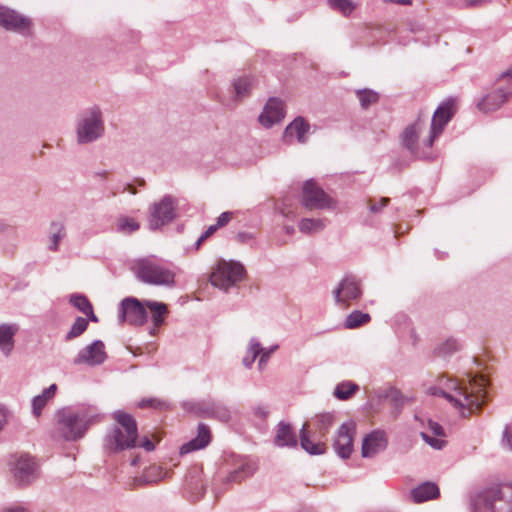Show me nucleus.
Wrapping results in <instances>:
<instances>
[{
	"label": "nucleus",
	"mask_w": 512,
	"mask_h": 512,
	"mask_svg": "<svg viewBox=\"0 0 512 512\" xmlns=\"http://www.w3.org/2000/svg\"><path fill=\"white\" fill-rule=\"evenodd\" d=\"M487 379L483 375L468 374L466 380L458 382L457 380H448L447 388L453 390L451 394L442 388L431 387V395H440L459 409L462 417H469L471 414L479 411L485 401V387Z\"/></svg>",
	"instance_id": "nucleus-1"
},
{
	"label": "nucleus",
	"mask_w": 512,
	"mask_h": 512,
	"mask_svg": "<svg viewBox=\"0 0 512 512\" xmlns=\"http://www.w3.org/2000/svg\"><path fill=\"white\" fill-rule=\"evenodd\" d=\"M100 420L101 415L94 406L66 407L56 414L57 431L67 441L82 438L89 427Z\"/></svg>",
	"instance_id": "nucleus-2"
},
{
	"label": "nucleus",
	"mask_w": 512,
	"mask_h": 512,
	"mask_svg": "<svg viewBox=\"0 0 512 512\" xmlns=\"http://www.w3.org/2000/svg\"><path fill=\"white\" fill-rule=\"evenodd\" d=\"M113 418L116 424L105 437L106 448L112 452L134 448L138 438L137 423L134 417L123 411H115Z\"/></svg>",
	"instance_id": "nucleus-3"
},
{
	"label": "nucleus",
	"mask_w": 512,
	"mask_h": 512,
	"mask_svg": "<svg viewBox=\"0 0 512 512\" xmlns=\"http://www.w3.org/2000/svg\"><path fill=\"white\" fill-rule=\"evenodd\" d=\"M133 270L140 281L149 285L171 287L175 283L174 271L154 256L136 260Z\"/></svg>",
	"instance_id": "nucleus-4"
},
{
	"label": "nucleus",
	"mask_w": 512,
	"mask_h": 512,
	"mask_svg": "<svg viewBox=\"0 0 512 512\" xmlns=\"http://www.w3.org/2000/svg\"><path fill=\"white\" fill-rule=\"evenodd\" d=\"M104 134L102 111L98 106L84 110L76 122L78 144H88L98 140Z\"/></svg>",
	"instance_id": "nucleus-5"
},
{
	"label": "nucleus",
	"mask_w": 512,
	"mask_h": 512,
	"mask_svg": "<svg viewBox=\"0 0 512 512\" xmlns=\"http://www.w3.org/2000/svg\"><path fill=\"white\" fill-rule=\"evenodd\" d=\"M245 269L239 262L220 260L210 275L213 286L228 290L243 280Z\"/></svg>",
	"instance_id": "nucleus-6"
},
{
	"label": "nucleus",
	"mask_w": 512,
	"mask_h": 512,
	"mask_svg": "<svg viewBox=\"0 0 512 512\" xmlns=\"http://www.w3.org/2000/svg\"><path fill=\"white\" fill-rule=\"evenodd\" d=\"M480 500L486 512H512V484H502L482 493Z\"/></svg>",
	"instance_id": "nucleus-7"
},
{
	"label": "nucleus",
	"mask_w": 512,
	"mask_h": 512,
	"mask_svg": "<svg viewBox=\"0 0 512 512\" xmlns=\"http://www.w3.org/2000/svg\"><path fill=\"white\" fill-rule=\"evenodd\" d=\"M301 204L309 210H325L334 209L336 207V201L313 179H309L303 183Z\"/></svg>",
	"instance_id": "nucleus-8"
},
{
	"label": "nucleus",
	"mask_w": 512,
	"mask_h": 512,
	"mask_svg": "<svg viewBox=\"0 0 512 512\" xmlns=\"http://www.w3.org/2000/svg\"><path fill=\"white\" fill-rule=\"evenodd\" d=\"M456 111L457 99L455 98H448L438 106L432 117L429 136L423 140L424 146L427 148L432 147L435 139L442 133L444 127L452 119Z\"/></svg>",
	"instance_id": "nucleus-9"
},
{
	"label": "nucleus",
	"mask_w": 512,
	"mask_h": 512,
	"mask_svg": "<svg viewBox=\"0 0 512 512\" xmlns=\"http://www.w3.org/2000/svg\"><path fill=\"white\" fill-rule=\"evenodd\" d=\"M176 217V208L171 196L163 197L159 202L150 207L149 228L157 230L170 223Z\"/></svg>",
	"instance_id": "nucleus-10"
},
{
	"label": "nucleus",
	"mask_w": 512,
	"mask_h": 512,
	"mask_svg": "<svg viewBox=\"0 0 512 512\" xmlns=\"http://www.w3.org/2000/svg\"><path fill=\"white\" fill-rule=\"evenodd\" d=\"M118 320L120 324L127 322L134 326L143 325L147 321L145 305L136 298H124L119 306Z\"/></svg>",
	"instance_id": "nucleus-11"
},
{
	"label": "nucleus",
	"mask_w": 512,
	"mask_h": 512,
	"mask_svg": "<svg viewBox=\"0 0 512 512\" xmlns=\"http://www.w3.org/2000/svg\"><path fill=\"white\" fill-rule=\"evenodd\" d=\"M0 27L7 31L28 36L31 34L32 21L16 10L0 6Z\"/></svg>",
	"instance_id": "nucleus-12"
},
{
	"label": "nucleus",
	"mask_w": 512,
	"mask_h": 512,
	"mask_svg": "<svg viewBox=\"0 0 512 512\" xmlns=\"http://www.w3.org/2000/svg\"><path fill=\"white\" fill-rule=\"evenodd\" d=\"M333 294L336 303L347 308L351 302L362 296L361 281L355 276L348 275L341 280Z\"/></svg>",
	"instance_id": "nucleus-13"
},
{
	"label": "nucleus",
	"mask_w": 512,
	"mask_h": 512,
	"mask_svg": "<svg viewBox=\"0 0 512 512\" xmlns=\"http://www.w3.org/2000/svg\"><path fill=\"white\" fill-rule=\"evenodd\" d=\"M425 121L421 119L419 116L418 119L411 125H409L402 134V144L403 146L410 151L412 155L416 158H427L429 155L425 151L421 149V147H425L423 143L420 145L418 143L419 133L424 129Z\"/></svg>",
	"instance_id": "nucleus-14"
},
{
	"label": "nucleus",
	"mask_w": 512,
	"mask_h": 512,
	"mask_svg": "<svg viewBox=\"0 0 512 512\" xmlns=\"http://www.w3.org/2000/svg\"><path fill=\"white\" fill-rule=\"evenodd\" d=\"M107 358L105 345L101 340H95L79 351L73 359L75 365L96 366L102 364Z\"/></svg>",
	"instance_id": "nucleus-15"
},
{
	"label": "nucleus",
	"mask_w": 512,
	"mask_h": 512,
	"mask_svg": "<svg viewBox=\"0 0 512 512\" xmlns=\"http://www.w3.org/2000/svg\"><path fill=\"white\" fill-rule=\"evenodd\" d=\"M355 429V423L350 421L343 423L337 431L333 447L335 452L343 459L349 458L353 451Z\"/></svg>",
	"instance_id": "nucleus-16"
},
{
	"label": "nucleus",
	"mask_w": 512,
	"mask_h": 512,
	"mask_svg": "<svg viewBox=\"0 0 512 512\" xmlns=\"http://www.w3.org/2000/svg\"><path fill=\"white\" fill-rule=\"evenodd\" d=\"M12 473L19 485L26 486L37 478V465L28 455L20 456L14 463Z\"/></svg>",
	"instance_id": "nucleus-17"
},
{
	"label": "nucleus",
	"mask_w": 512,
	"mask_h": 512,
	"mask_svg": "<svg viewBox=\"0 0 512 512\" xmlns=\"http://www.w3.org/2000/svg\"><path fill=\"white\" fill-rule=\"evenodd\" d=\"M512 96V91H506L502 88L496 89L481 97L477 103V109L485 114L495 112L505 104Z\"/></svg>",
	"instance_id": "nucleus-18"
},
{
	"label": "nucleus",
	"mask_w": 512,
	"mask_h": 512,
	"mask_svg": "<svg viewBox=\"0 0 512 512\" xmlns=\"http://www.w3.org/2000/svg\"><path fill=\"white\" fill-rule=\"evenodd\" d=\"M285 117L284 103L278 98H270L259 115V122L265 128H270Z\"/></svg>",
	"instance_id": "nucleus-19"
},
{
	"label": "nucleus",
	"mask_w": 512,
	"mask_h": 512,
	"mask_svg": "<svg viewBox=\"0 0 512 512\" xmlns=\"http://www.w3.org/2000/svg\"><path fill=\"white\" fill-rule=\"evenodd\" d=\"M387 447V438L385 433L380 430H375L370 434L366 435L362 442V457L370 458L375 456L377 453L385 450Z\"/></svg>",
	"instance_id": "nucleus-20"
},
{
	"label": "nucleus",
	"mask_w": 512,
	"mask_h": 512,
	"mask_svg": "<svg viewBox=\"0 0 512 512\" xmlns=\"http://www.w3.org/2000/svg\"><path fill=\"white\" fill-rule=\"evenodd\" d=\"M310 125L303 117L295 118L284 131V141L291 143L293 138L299 143L307 141V134L309 133Z\"/></svg>",
	"instance_id": "nucleus-21"
},
{
	"label": "nucleus",
	"mask_w": 512,
	"mask_h": 512,
	"mask_svg": "<svg viewBox=\"0 0 512 512\" xmlns=\"http://www.w3.org/2000/svg\"><path fill=\"white\" fill-rule=\"evenodd\" d=\"M210 441L211 433L208 426L199 424L197 436L181 446L180 454L184 455L195 450L203 449L210 443Z\"/></svg>",
	"instance_id": "nucleus-22"
},
{
	"label": "nucleus",
	"mask_w": 512,
	"mask_h": 512,
	"mask_svg": "<svg viewBox=\"0 0 512 512\" xmlns=\"http://www.w3.org/2000/svg\"><path fill=\"white\" fill-rule=\"evenodd\" d=\"M201 412L208 418H214L221 422H228L232 419L233 411L223 403L207 402L201 404Z\"/></svg>",
	"instance_id": "nucleus-23"
},
{
	"label": "nucleus",
	"mask_w": 512,
	"mask_h": 512,
	"mask_svg": "<svg viewBox=\"0 0 512 512\" xmlns=\"http://www.w3.org/2000/svg\"><path fill=\"white\" fill-rule=\"evenodd\" d=\"M19 331L17 324L0 325V350L5 356L10 355L14 348V336Z\"/></svg>",
	"instance_id": "nucleus-24"
},
{
	"label": "nucleus",
	"mask_w": 512,
	"mask_h": 512,
	"mask_svg": "<svg viewBox=\"0 0 512 512\" xmlns=\"http://www.w3.org/2000/svg\"><path fill=\"white\" fill-rule=\"evenodd\" d=\"M274 442L278 447H295L297 437L289 424L280 422L277 426Z\"/></svg>",
	"instance_id": "nucleus-25"
},
{
	"label": "nucleus",
	"mask_w": 512,
	"mask_h": 512,
	"mask_svg": "<svg viewBox=\"0 0 512 512\" xmlns=\"http://www.w3.org/2000/svg\"><path fill=\"white\" fill-rule=\"evenodd\" d=\"M255 84V79L252 76H240L234 79L232 85L234 89V101L240 102L247 98Z\"/></svg>",
	"instance_id": "nucleus-26"
},
{
	"label": "nucleus",
	"mask_w": 512,
	"mask_h": 512,
	"mask_svg": "<svg viewBox=\"0 0 512 512\" xmlns=\"http://www.w3.org/2000/svg\"><path fill=\"white\" fill-rule=\"evenodd\" d=\"M414 502L421 503L433 499L439 495L438 486L431 482H425L411 491Z\"/></svg>",
	"instance_id": "nucleus-27"
},
{
	"label": "nucleus",
	"mask_w": 512,
	"mask_h": 512,
	"mask_svg": "<svg viewBox=\"0 0 512 512\" xmlns=\"http://www.w3.org/2000/svg\"><path fill=\"white\" fill-rule=\"evenodd\" d=\"M255 472V466L246 460L240 462V464L229 472L226 477L227 483H239L244 479L252 476Z\"/></svg>",
	"instance_id": "nucleus-28"
},
{
	"label": "nucleus",
	"mask_w": 512,
	"mask_h": 512,
	"mask_svg": "<svg viewBox=\"0 0 512 512\" xmlns=\"http://www.w3.org/2000/svg\"><path fill=\"white\" fill-rule=\"evenodd\" d=\"M57 385L52 384L46 388L41 395H37L32 401V412L35 417H39L42 409L47 404L48 400L52 399L56 393Z\"/></svg>",
	"instance_id": "nucleus-29"
},
{
	"label": "nucleus",
	"mask_w": 512,
	"mask_h": 512,
	"mask_svg": "<svg viewBox=\"0 0 512 512\" xmlns=\"http://www.w3.org/2000/svg\"><path fill=\"white\" fill-rule=\"evenodd\" d=\"M300 444L301 447L311 455H321L325 453L324 443H314L307 435V424H304L300 431Z\"/></svg>",
	"instance_id": "nucleus-30"
},
{
	"label": "nucleus",
	"mask_w": 512,
	"mask_h": 512,
	"mask_svg": "<svg viewBox=\"0 0 512 512\" xmlns=\"http://www.w3.org/2000/svg\"><path fill=\"white\" fill-rule=\"evenodd\" d=\"M145 305L150 309L152 313V321L156 327L161 326L164 323V319L168 313L167 306L161 302L146 301Z\"/></svg>",
	"instance_id": "nucleus-31"
},
{
	"label": "nucleus",
	"mask_w": 512,
	"mask_h": 512,
	"mask_svg": "<svg viewBox=\"0 0 512 512\" xmlns=\"http://www.w3.org/2000/svg\"><path fill=\"white\" fill-rule=\"evenodd\" d=\"M325 226V219L303 218L299 223V230L305 234H312L323 230Z\"/></svg>",
	"instance_id": "nucleus-32"
},
{
	"label": "nucleus",
	"mask_w": 512,
	"mask_h": 512,
	"mask_svg": "<svg viewBox=\"0 0 512 512\" xmlns=\"http://www.w3.org/2000/svg\"><path fill=\"white\" fill-rule=\"evenodd\" d=\"M140 224L131 217L121 216L117 219L116 230L122 234H131L139 230Z\"/></svg>",
	"instance_id": "nucleus-33"
},
{
	"label": "nucleus",
	"mask_w": 512,
	"mask_h": 512,
	"mask_svg": "<svg viewBox=\"0 0 512 512\" xmlns=\"http://www.w3.org/2000/svg\"><path fill=\"white\" fill-rule=\"evenodd\" d=\"M370 319L371 317L368 313H363L359 310H356L346 317L345 327L348 329H354L369 322Z\"/></svg>",
	"instance_id": "nucleus-34"
},
{
	"label": "nucleus",
	"mask_w": 512,
	"mask_h": 512,
	"mask_svg": "<svg viewBox=\"0 0 512 512\" xmlns=\"http://www.w3.org/2000/svg\"><path fill=\"white\" fill-rule=\"evenodd\" d=\"M460 347L461 345L456 339L449 338L436 347L435 354L445 358L457 352Z\"/></svg>",
	"instance_id": "nucleus-35"
},
{
	"label": "nucleus",
	"mask_w": 512,
	"mask_h": 512,
	"mask_svg": "<svg viewBox=\"0 0 512 512\" xmlns=\"http://www.w3.org/2000/svg\"><path fill=\"white\" fill-rule=\"evenodd\" d=\"M65 236V227L60 222H52L51 223V236L49 245V249L51 251H57L60 240Z\"/></svg>",
	"instance_id": "nucleus-36"
},
{
	"label": "nucleus",
	"mask_w": 512,
	"mask_h": 512,
	"mask_svg": "<svg viewBox=\"0 0 512 512\" xmlns=\"http://www.w3.org/2000/svg\"><path fill=\"white\" fill-rule=\"evenodd\" d=\"M357 390H358V385L357 384H355L353 382H350V381H346V382L339 383L336 386L335 391H334V395L338 399H340V400H347Z\"/></svg>",
	"instance_id": "nucleus-37"
},
{
	"label": "nucleus",
	"mask_w": 512,
	"mask_h": 512,
	"mask_svg": "<svg viewBox=\"0 0 512 512\" xmlns=\"http://www.w3.org/2000/svg\"><path fill=\"white\" fill-rule=\"evenodd\" d=\"M261 352V344L257 341V339L252 338L247 350V355L243 358V365L247 368H250Z\"/></svg>",
	"instance_id": "nucleus-38"
},
{
	"label": "nucleus",
	"mask_w": 512,
	"mask_h": 512,
	"mask_svg": "<svg viewBox=\"0 0 512 512\" xmlns=\"http://www.w3.org/2000/svg\"><path fill=\"white\" fill-rule=\"evenodd\" d=\"M88 327V320L83 317H77L75 322L73 323L71 329L67 332L65 336L66 341H70L74 338L82 335Z\"/></svg>",
	"instance_id": "nucleus-39"
},
{
	"label": "nucleus",
	"mask_w": 512,
	"mask_h": 512,
	"mask_svg": "<svg viewBox=\"0 0 512 512\" xmlns=\"http://www.w3.org/2000/svg\"><path fill=\"white\" fill-rule=\"evenodd\" d=\"M357 96L360 101L361 107L364 109H367L370 105L375 104L379 99L378 94L369 89L357 91Z\"/></svg>",
	"instance_id": "nucleus-40"
},
{
	"label": "nucleus",
	"mask_w": 512,
	"mask_h": 512,
	"mask_svg": "<svg viewBox=\"0 0 512 512\" xmlns=\"http://www.w3.org/2000/svg\"><path fill=\"white\" fill-rule=\"evenodd\" d=\"M70 303L76 307L79 311L86 314L87 312H91L92 304L84 295L73 294L70 297Z\"/></svg>",
	"instance_id": "nucleus-41"
},
{
	"label": "nucleus",
	"mask_w": 512,
	"mask_h": 512,
	"mask_svg": "<svg viewBox=\"0 0 512 512\" xmlns=\"http://www.w3.org/2000/svg\"><path fill=\"white\" fill-rule=\"evenodd\" d=\"M329 5L344 15L351 14L355 9V4L351 0H329Z\"/></svg>",
	"instance_id": "nucleus-42"
},
{
	"label": "nucleus",
	"mask_w": 512,
	"mask_h": 512,
	"mask_svg": "<svg viewBox=\"0 0 512 512\" xmlns=\"http://www.w3.org/2000/svg\"><path fill=\"white\" fill-rule=\"evenodd\" d=\"M139 407L140 408H153V409H158V410H164V409H167L169 407V405H168V403L166 401H163V400L158 399V398H147V399H142L139 402Z\"/></svg>",
	"instance_id": "nucleus-43"
},
{
	"label": "nucleus",
	"mask_w": 512,
	"mask_h": 512,
	"mask_svg": "<svg viewBox=\"0 0 512 512\" xmlns=\"http://www.w3.org/2000/svg\"><path fill=\"white\" fill-rule=\"evenodd\" d=\"M334 417L331 414H322L318 417V429L322 436H325L329 427L333 424Z\"/></svg>",
	"instance_id": "nucleus-44"
},
{
	"label": "nucleus",
	"mask_w": 512,
	"mask_h": 512,
	"mask_svg": "<svg viewBox=\"0 0 512 512\" xmlns=\"http://www.w3.org/2000/svg\"><path fill=\"white\" fill-rule=\"evenodd\" d=\"M421 437L427 444L438 450L446 445V441L443 439L444 437L430 436L425 432H421Z\"/></svg>",
	"instance_id": "nucleus-45"
},
{
	"label": "nucleus",
	"mask_w": 512,
	"mask_h": 512,
	"mask_svg": "<svg viewBox=\"0 0 512 512\" xmlns=\"http://www.w3.org/2000/svg\"><path fill=\"white\" fill-rule=\"evenodd\" d=\"M390 203V199L387 197H382L378 201L373 199H369L368 208L369 211L373 214L380 213L384 207H386Z\"/></svg>",
	"instance_id": "nucleus-46"
},
{
	"label": "nucleus",
	"mask_w": 512,
	"mask_h": 512,
	"mask_svg": "<svg viewBox=\"0 0 512 512\" xmlns=\"http://www.w3.org/2000/svg\"><path fill=\"white\" fill-rule=\"evenodd\" d=\"M188 485H189L190 489H193L192 485H194L195 486V490L198 491L195 494H194V492H192V499H193V501L199 500L202 497V495L204 494V492H205V488L202 485V483H200V481H198V480H195L194 482L191 480Z\"/></svg>",
	"instance_id": "nucleus-47"
},
{
	"label": "nucleus",
	"mask_w": 512,
	"mask_h": 512,
	"mask_svg": "<svg viewBox=\"0 0 512 512\" xmlns=\"http://www.w3.org/2000/svg\"><path fill=\"white\" fill-rule=\"evenodd\" d=\"M428 427L434 436H437V437H445L446 436L443 427L440 424H438L437 422L429 420Z\"/></svg>",
	"instance_id": "nucleus-48"
},
{
	"label": "nucleus",
	"mask_w": 512,
	"mask_h": 512,
	"mask_svg": "<svg viewBox=\"0 0 512 512\" xmlns=\"http://www.w3.org/2000/svg\"><path fill=\"white\" fill-rule=\"evenodd\" d=\"M233 218V213L230 211L223 212L220 214V216L217 218L216 225L218 228L225 226L230 222V220Z\"/></svg>",
	"instance_id": "nucleus-49"
},
{
	"label": "nucleus",
	"mask_w": 512,
	"mask_h": 512,
	"mask_svg": "<svg viewBox=\"0 0 512 512\" xmlns=\"http://www.w3.org/2000/svg\"><path fill=\"white\" fill-rule=\"evenodd\" d=\"M502 444L507 449L512 451V431L509 429V427H506L503 431Z\"/></svg>",
	"instance_id": "nucleus-50"
},
{
	"label": "nucleus",
	"mask_w": 512,
	"mask_h": 512,
	"mask_svg": "<svg viewBox=\"0 0 512 512\" xmlns=\"http://www.w3.org/2000/svg\"><path fill=\"white\" fill-rule=\"evenodd\" d=\"M218 229L217 225H211L207 228V230L199 237L196 242V247L198 248L201 243L206 240L208 237L214 234V232Z\"/></svg>",
	"instance_id": "nucleus-51"
},
{
	"label": "nucleus",
	"mask_w": 512,
	"mask_h": 512,
	"mask_svg": "<svg viewBox=\"0 0 512 512\" xmlns=\"http://www.w3.org/2000/svg\"><path fill=\"white\" fill-rule=\"evenodd\" d=\"M275 349H277V346H275V347L271 348L270 350H264V349L262 348V352L260 353V354H261V356H260L259 363H258V365H259V368H260V369H262V367L266 364V362L268 361V359H269V357H270L271 353H272Z\"/></svg>",
	"instance_id": "nucleus-52"
},
{
	"label": "nucleus",
	"mask_w": 512,
	"mask_h": 512,
	"mask_svg": "<svg viewBox=\"0 0 512 512\" xmlns=\"http://www.w3.org/2000/svg\"><path fill=\"white\" fill-rule=\"evenodd\" d=\"M9 415H10L9 410L7 408H5L4 406H0V431L7 424Z\"/></svg>",
	"instance_id": "nucleus-53"
},
{
	"label": "nucleus",
	"mask_w": 512,
	"mask_h": 512,
	"mask_svg": "<svg viewBox=\"0 0 512 512\" xmlns=\"http://www.w3.org/2000/svg\"><path fill=\"white\" fill-rule=\"evenodd\" d=\"M138 446L144 448L148 452L153 451L155 449L154 443L147 437L143 438L139 442Z\"/></svg>",
	"instance_id": "nucleus-54"
},
{
	"label": "nucleus",
	"mask_w": 512,
	"mask_h": 512,
	"mask_svg": "<svg viewBox=\"0 0 512 512\" xmlns=\"http://www.w3.org/2000/svg\"><path fill=\"white\" fill-rule=\"evenodd\" d=\"M255 416L265 419L268 415V410L264 406H257L254 408Z\"/></svg>",
	"instance_id": "nucleus-55"
},
{
	"label": "nucleus",
	"mask_w": 512,
	"mask_h": 512,
	"mask_svg": "<svg viewBox=\"0 0 512 512\" xmlns=\"http://www.w3.org/2000/svg\"><path fill=\"white\" fill-rule=\"evenodd\" d=\"M4 512H30L26 507L15 505L4 510Z\"/></svg>",
	"instance_id": "nucleus-56"
},
{
	"label": "nucleus",
	"mask_w": 512,
	"mask_h": 512,
	"mask_svg": "<svg viewBox=\"0 0 512 512\" xmlns=\"http://www.w3.org/2000/svg\"><path fill=\"white\" fill-rule=\"evenodd\" d=\"M511 78L512 79V67L508 68L507 70L503 71L497 78V81L505 80Z\"/></svg>",
	"instance_id": "nucleus-57"
},
{
	"label": "nucleus",
	"mask_w": 512,
	"mask_h": 512,
	"mask_svg": "<svg viewBox=\"0 0 512 512\" xmlns=\"http://www.w3.org/2000/svg\"><path fill=\"white\" fill-rule=\"evenodd\" d=\"M385 3H395L398 5H410L412 3L411 0H382Z\"/></svg>",
	"instance_id": "nucleus-58"
},
{
	"label": "nucleus",
	"mask_w": 512,
	"mask_h": 512,
	"mask_svg": "<svg viewBox=\"0 0 512 512\" xmlns=\"http://www.w3.org/2000/svg\"><path fill=\"white\" fill-rule=\"evenodd\" d=\"M389 396L391 397V399H392L395 403H398V402H399V400H400V398H401V394H400V392H399V391H397V390H394V389L390 391V395H389Z\"/></svg>",
	"instance_id": "nucleus-59"
},
{
	"label": "nucleus",
	"mask_w": 512,
	"mask_h": 512,
	"mask_svg": "<svg viewBox=\"0 0 512 512\" xmlns=\"http://www.w3.org/2000/svg\"><path fill=\"white\" fill-rule=\"evenodd\" d=\"M236 237H237V240L241 243H244L249 238L248 234L243 233V232L238 233Z\"/></svg>",
	"instance_id": "nucleus-60"
},
{
	"label": "nucleus",
	"mask_w": 512,
	"mask_h": 512,
	"mask_svg": "<svg viewBox=\"0 0 512 512\" xmlns=\"http://www.w3.org/2000/svg\"><path fill=\"white\" fill-rule=\"evenodd\" d=\"M85 315L88 316L89 320L92 322H98V318L93 312V307H91V312H87Z\"/></svg>",
	"instance_id": "nucleus-61"
},
{
	"label": "nucleus",
	"mask_w": 512,
	"mask_h": 512,
	"mask_svg": "<svg viewBox=\"0 0 512 512\" xmlns=\"http://www.w3.org/2000/svg\"><path fill=\"white\" fill-rule=\"evenodd\" d=\"M124 190L129 192V193H131V194H136L137 193L136 189L131 184H126Z\"/></svg>",
	"instance_id": "nucleus-62"
},
{
	"label": "nucleus",
	"mask_w": 512,
	"mask_h": 512,
	"mask_svg": "<svg viewBox=\"0 0 512 512\" xmlns=\"http://www.w3.org/2000/svg\"><path fill=\"white\" fill-rule=\"evenodd\" d=\"M97 177H100L101 179H105L108 175V172L107 171H101V172H97L95 174Z\"/></svg>",
	"instance_id": "nucleus-63"
},
{
	"label": "nucleus",
	"mask_w": 512,
	"mask_h": 512,
	"mask_svg": "<svg viewBox=\"0 0 512 512\" xmlns=\"http://www.w3.org/2000/svg\"><path fill=\"white\" fill-rule=\"evenodd\" d=\"M285 230H286V233H288V234H292L294 232V228L290 227V226L285 227Z\"/></svg>",
	"instance_id": "nucleus-64"
}]
</instances>
